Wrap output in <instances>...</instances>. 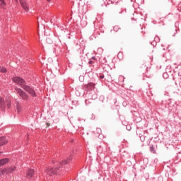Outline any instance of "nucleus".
Here are the masks:
<instances>
[{
	"label": "nucleus",
	"instance_id": "obj_10",
	"mask_svg": "<svg viewBox=\"0 0 181 181\" xmlns=\"http://www.w3.org/2000/svg\"><path fill=\"white\" fill-rule=\"evenodd\" d=\"M9 162V159L8 158H3L0 160V168L1 166H4V165H6Z\"/></svg>",
	"mask_w": 181,
	"mask_h": 181
},
{
	"label": "nucleus",
	"instance_id": "obj_21",
	"mask_svg": "<svg viewBox=\"0 0 181 181\" xmlns=\"http://www.w3.org/2000/svg\"><path fill=\"white\" fill-rule=\"evenodd\" d=\"M163 77L164 78H168L169 75L168 74V73L165 72V73H163Z\"/></svg>",
	"mask_w": 181,
	"mask_h": 181
},
{
	"label": "nucleus",
	"instance_id": "obj_26",
	"mask_svg": "<svg viewBox=\"0 0 181 181\" xmlns=\"http://www.w3.org/2000/svg\"><path fill=\"white\" fill-rule=\"evenodd\" d=\"M90 60H93V62H95V60H97V58H95V57H92Z\"/></svg>",
	"mask_w": 181,
	"mask_h": 181
},
{
	"label": "nucleus",
	"instance_id": "obj_22",
	"mask_svg": "<svg viewBox=\"0 0 181 181\" xmlns=\"http://www.w3.org/2000/svg\"><path fill=\"white\" fill-rule=\"evenodd\" d=\"M95 63V62L90 59L88 61V64H94Z\"/></svg>",
	"mask_w": 181,
	"mask_h": 181
},
{
	"label": "nucleus",
	"instance_id": "obj_23",
	"mask_svg": "<svg viewBox=\"0 0 181 181\" xmlns=\"http://www.w3.org/2000/svg\"><path fill=\"white\" fill-rule=\"evenodd\" d=\"M140 139H141V142H145V136H141Z\"/></svg>",
	"mask_w": 181,
	"mask_h": 181
},
{
	"label": "nucleus",
	"instance_id": "obj_24",
	"mask_svg": "<svg viewBox=\"0 0 181 181\" xmlns=\"http://www.w3.org/2000/svg\"><path fill=\"white\" fill-rule=\"evenodd\" d=\"M0 2L4 5V6H6V3H5V0H0Z\"/></svg>",
	"mask_w": 181,
	"mask_h": 181
},
{
	"label": "nucleus",
	"instance_id": "obj_3",
	"mask_svg": "<svg viewBox=\"0 0 181 181\" xmlns=\"http://www.w3.org/2000/svg\"><path fill=\"white\" fill-rule=\"evenodd\" d=\"M23 89L25 90L26 93H28V94L31 95L33 98L37 97L36 91H35V88H33V86H30L25 83Z\"/></svg>",
	"mask_w": 181,
	"mask_h": 181
},
{
	"label": "nucleus",
	"instance_id": "obj_2",
	"mask_svg": "<svg viewBox=\"0 0 181 181\" xmlns=\"http://www.w3.org/2000/svg\"><path fill=\"white\" fill-rule=\"evenodd\" d=\"M15 90L23 101H28L29 100V95L25 90L18 87L15 88Z\"/></svg>",
	"mask_w": 181,
	"mask_h": 181
},
{
	"label": "nucleus",
	"instance_id": "obj_17",
	"mask_svg": "<svg viewBox=\"0 0 181 181\" xmlns=\"http://www.w3.org/2000/svg\"><path fill=\"white\" fill-rule=\"evenodd\" d=\"M150 151L153 153H156V151H155V147H153V146H151L150 147Z\"/></svg>",
	"mask_w": 181,
	"mask_h": 181
},
{
	"label": "nucleus",
	"instance_id": "obj_16",
	"mask_svg": "<svg viewBox=\"0 0 181 181\" xmlns=\"http://www.w3.org/2000/svg\"><path fill=\"white\" fill-rule=\"evenodd\" d=\"M109 2H111V4H115V5H117V4L119 2V0H109Z\"/></svg>",
	"mask_w": 181,
	"mask_h": 181
},
{
	"label": "nucleus",
	"instance_id": "obj_28",
	"mask_svg": "<svg viewBox=\"0 0 181 181\" xmlns=\"http://www.w3.org/2000/svg\"><path fill=\"white\" fill-rule=\"evenodd\" d=\"M48 60H49V62H53V59H52V58H49Z\"/></svg>",
	"mask_w": 181,
	"mask_h": 181
},
{
	"label": "nucleus",
	"instance_id": "obj_11",
	"mask_svg": "<svg viewBox=\"0 0 181 181\" xmlns=\"http://www.w3.org/2000/svg\"><path fill=\"white\" fill-rule=\"evenodd\" d=\"M95 87V84H94V83H89L87 85V88H88L89 90H93V88H94Z\"/></svg>",
	"mask_w": 181,
	"mask_h": 181
},
{
	"label": "nucleus",
	"instance_id": "obj_29",
	"mask_svg": "<svg viewBox=\"0 0 181 181\" xmlns=\"http://www.w3.org/2000/svg\"><path fill=\"white\" fill-rule=\"evenodd\" d=\"M48 2H50V0H47Z\"/></svg>",
	"mask_w": 181,
	"mask_h": 181
},
{
	"label": "nucleus",
	"instance_id": "obj_9",
	"mask_svg": "<svg viewBox=\"0 0 181 181\" xmlns=\"http://www.w3.org/2000/svg\"><path fill=\"white\" fill-rule=\"evenodd\" d=\"M7 142L8 141L6 140V137L5 136L0 137V146H3V145H6Z\"/></svg>",
	"mask_w": 181,
	"mask_h": 181
},
{
	"label": "nucleus",
	"instance_id": "obj_5",
	"mask_svg": "<svg viewBox=\"0 0 181 181\" xmlns=\"http://www.w3.org/2000/svg\"><path fill=\"white\" fill-rule=\"evenodd\" d=\"M15 169H16V167H11L9 168H4L3 170H1L0 175H4V173H6V175H9V173H12V172H13V170H15Z\"/></svg>",
	"mask_w": 181,
	"mask_h": 181
},
{
	"label": "nucleus",
	"instance_id": "obj_14",
	"mask_svg": "<svg viewBox=\"0 0 181 181\" xmlns=\"http://www.w3.org/2000/svg\"><path fill=\"white\" fill-rule=\"evenodd\" d=\"M8 71V70L6 69V68L4 67V66H0V72L1 73H6Z\"/></svg>",
	"mask_w": 181,
	"mask_h": 181
},
{
	"label": "nucleus",
	"instance_id": "obj_4",
	"mask_svg": "<svg viewBox=\"0 0 181 181\" xmlns=\"http://www.w3.org/2000/svg\"><path fill=\"white\" fill-rule=\"evenodd\" d=\"M12 81H13V83H16V84H18V86H20V87H21V88H23L25 87V86L26 85V81H25V79H23L19 76L13 77Z\"/></svg>",
	"mask_w": 181,
	"mask_h": 181
},
{
	"label": "nucleus",
	"instance_id": "obj_20",
	"mask_svg": "<svg viewBox=\"0 0 181 181\" xmlns=\"http://www.w3.org/2000/svg\"><path fill=\"white\" fill-rule=\"evenodd\" d=\"M86 105H88L89 104H91V99L90 100H85Z\"/></svg>",
	"mask_w": 181,
	"mask_h": 181
},
{
	"label": "nucleus",
	"instance_id": "obj_6",
	"mask_svg": "<svg viewBox=\"0 0 181 181\" xmlns=\"http://www.w3.org/2000/svg\"><path fill=\"white\" fill-rule=\"evenodd\" d=\"M20 4L25 12H29V5L25 0H20Z\"/></svg>",
	"mask_w": 181,
	"mask_h": 181
},
{
	"label": "nucleus",
	"instance_id": "obj_7",
	"mask_svg": "<svg viewBox=\"0 0 181 181\" xmlns=\"http://www.w3.org/2000/svg\"><path fill=\"white\" fill-rule=\"evenodd\" d=\"M6 107V103L5 102V100H4L2 98L0 97V108H1V110H2V111H4Z\"/></svg>",
	"mask_w": 181,
	"mask_h": 181
},
{
	"label": "nucleus",
	"instance_id": "obj_15",
	"mask_svg": "<svg viewBox=\"0 0 181 181\" xmlns=\"http://www.w3.org/2000/svg\"><path fill=\"white\" fill-rule=\"evenodd\" d=\"M119 29H121V28L118 25H115V26L113 27V31L114 32H118L119 30Z\"/></svg>",
	"mask_w": 181,
	"mask_h": 181
},
{
	"label": "nucleus",
	"instance_id": "obj_27",
	"mask_svg": "<svg viewBox=\"0 0 181 181\" xmlns=\"http://www.w3.org/2000/svg\"><path fill=\"white\" fill-rule=\"evenodd\" d=\"M100 78H101V79L104 78V74H100Z\"/></svg>",
	"mask_w": 181,
	"mask_h": 181
},
{
	"label": "nucleus",
	"instance_id": "obj_19",
	"mask_svg": "<svg viewBox=\"0 0 181 181\" xmlns=\"http://www.w3.org/2000/svg\"><path fill=\"white\" fill-rule=\"evenodd\" d=\"M160 40V39H159V37L156 36L154 37V42H156V43L159 42Z\"/></svg>",
	"mask_w": 181,
	"mask_h": 181
},
{
	"label": "nucleus",
	"instance_id": "obj_1",
	"mask_svg": "<svg viewBox=\"0 0 181 181\" xmlns=\"http://www.w3.org/2000/svg\"><path fill=\"white\" fill-rule=\"evenodd\" d=\"M71 160V157L67 158V160H62V162L52 161L54 166L52 168H47L45 172L49 176L52 175H57V173H60L62 170H64L66 167L67 166V163Z\"/></svg>",
	"mask_w": 181,
	"mask_h": 181
},
{
	"label": "nucleus",
	"instance_id": "obj_18",
	"mask_svg": "<svg viewBox=\"0 0 181 181\" xmlns=\"http://www.w3.org/2000/svg\"><path fill=\"white\" fill-rule=\"evenodd\" d=\"M6 105H7V107H8V108H9L10 107H11V100H6Z\"/></svg>",
	"mask_w": 181,
	"mask_h": 181
},
{
	"label": "nucleus",
	"instance_id": "obj_8",
	"mask_svg": "<svg viewBox=\"0 0 181 181\" xmlns=\"http://www.w3.org/2000/svg\"><path fill=\"white\" fill-rule=\"evenodd\" d=\"M33 175H35V170L33 169H29L27 171V177L28 179L30 177H33Z\"/></svg>",
	"mask_w": 181,
	"mask_h": 181
},
{
	"label": "nucleus",
	"instance_id": "obj_25",
	"mask_svg": "<svg viewBox=\"0 0 181 181\" xmlns=\"http://www.w3.org/2000/svg\"><path fill=\"white\" fill-rule=\"evenodd\" d=\"M96 131H97L98 134H100L101 132V129L97 128Z\"/></svg>",
	"mask_w": 181,
	"mask_h": 181
},
{
	"label": "nucleus",
	"instance_id": "obj_13",
	"mask_svg": "<svg viewBox=\"0 0 181 181\" xmlns=\"http://www.w3.org/2000/svg\"><path fill=\"white\" fill-rule=\"evenodd\" d=\"M21 110H22V107L21 106V105L19 103H17V105H16V112H18V114H19L21 112Z\"/></svg>",
	"mask_w": 181,
	"mask_h": 181
},
{
	"label": "nucleus",
	"instance_id": "obj_12",
	"mask_svg": "<svg viewBox=\"0 0 181 181\" xmlns=\"http://www.w3.org/2000/svg\"><path fill=\"white\" fill-rule=\"evenodd\" d=\"M117 12L119 13H120L121 15H125V13H127V10L118 8V9L117 10Z\"/></svg>",
	"mask_w": 181,
	"mask_h": 181
}]
</instances>
